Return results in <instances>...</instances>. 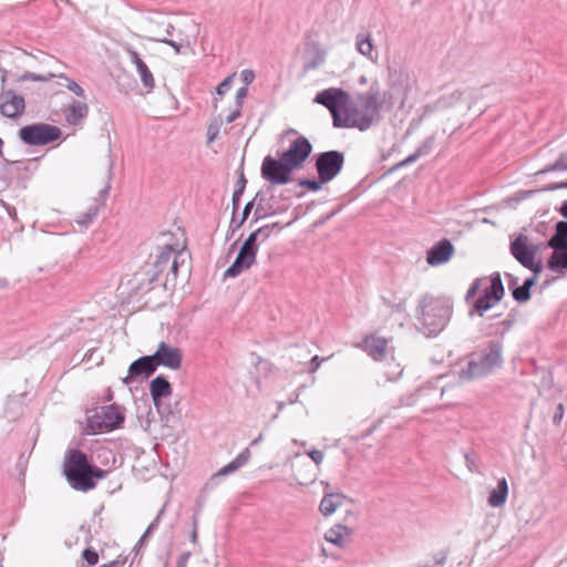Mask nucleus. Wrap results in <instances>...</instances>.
<instances>
[{
	"mask_svg": "<svg viewBox=\"0 0 567 567\" xmlns=\"http://www.w3.org/2000/svg\"><path fill=\"white\" fill-rule=\"evenodd\" d=\"M359 105H347L342 127H354L360 131L369 130L380 120V111L384 103L379 85L372 84L370 89L358 95Z\"/></svg>",
	"mask_w": 567,
	"mask_h": 567,
	"instance_id": "nucleus-1",
	"label": "nucleus"
},
{
	"mask_svg": "<svg viewBox=\"0 0 567 567\" xmlns=\"http://www.w3.org/2000/svg\"><path fill=\"white\" fill-rule=\"evenodd\" d=\"M452 313L450 299L426 295L420 299L416 309L419 330L426 337H436L446 328Z\"/></svg>",
	"mask_w": 567,
	"mask_h": 567,
	"instance_id": "nucleus-2",
	"label": "nucleus"
},
{
	"mask_svg": "<svg viewBox=\"0 0 567 567\" xmlns=\"http://www.w3.org/2000/svg\"><path fill=\"white\" fill-rule=\"evenodd\" d=\"M64 474L72 488L89 492L95 487V480L104 478L107 472L91 465L85 453L71 450L64 461Z\"/></svg>",
	"mask_w": 567,
	"mask_h": 567,
	"instance_id": "nucleus-3",
	"label": "nucleus"
},
{
	"mask_svg": "<svg viewBox=\"0 0 567 567\" xmlns=\"http://www.w3.org/2000/svg\"><path fill=\"white\" fill-rule=\"evenodd\" d=\"M274 229H281L279 223L265 225L252 231L244 241L234 262L226 269L224 277L235 278L243 271L249 269L256 261L259 243L267 240Z\"/></svg>",
	"mask_w": 567,
	"mask_h": 567,
	"instance_id": "nucleus-4",
	"label": "nucleus"
},
{
	"mask_svg": "<svg viewBox=\"0 0 567 567\" xmlns=\"http://www.w3.org/2000/svg\"><path fill=\"white\" fill-rule=\"evenodd\" d=\"M503 364V344L498 340L489 341L481 354L472 358L466 368L462 369V381H471L486 377Z\"/></svg>",
	"mask_w": 567,
	"mask_h": 567,
	"instance_id": "nucleus-5",
	"label": "nucleus"
},
{
	"mask_svg": "<svg viewBox=\"0 0 567 567\" xmlns=\"http://www.w3.org/2000/svg\"><path fill=\"white\" fill-rule=\"evenodd\" d=\"M540 247V244L533 243L527 235L519 234L511 241L509 251L523 267L539 275L543 270V265L540 260H536V256Z\"/></svg>",
	"mask_w": 567,
	"mask_h": 567,
	"instance_id": "nucleus-6",
	"label": "nucleus"
},
{
	"mask_svg": "<svg viewBox=\"0 0 567 567\" xmlns=\"http://www.w3.org/2000/svg\"><path fill=\"white\" fill-rule=\"evenodd\" d=\"M349 94L342 89L329 87L319 92L315 97V102L330 111L334 127H342L344 109L349 103Z\"/></svg>",
	"mask_w": 567,
	"mask_h": 567,
	"instance_id": "nucleus-7",
	"label": "nucleus"
},
{
	"mask_svg": "<svg viewBox=\"0 0 567 567\" xmlns=\"http://www.w3.org/2000/svg\"><path fill=\"white\" fill-rule=\"evenodd\" d=\"M62 135L58 126L37 123L20 128L19 137L28 145H47L59 140Z\"/></svg>",
	"mask_w": 567,
	"mask_h": 567,
	"instance_id": "nucleus-8",
	"label": "nucleus"
},
{
	"mask_svg": "<svg viewBox=\"0 0 567 567\" xmlns=\"http://www.w3.org/2000/svg\"><path fill=\"white\" fill-rule=\"evenodd\" d=\"M483 295L478 297L474 303V310L483 316L487 310L497 305L505 295V289L501 275L492 274L487 277V284L482 287Z\"/></svg>",
	"mask_w": 567,
	"mask_h": 567,
	"instance_id": "nucleus-9",
	"label": "nucleus"
},
{
	"mask_svg": "<svg viewBox=\"0 0 567 567\" xmlns=\"http://www.w3.org/2000/svg\"><path fill=\"white\" fill-rule=\"evenodd\" d=\"M183 250L184 247L179 246L177 243H165L161 251L156 255V259L154 261L155 272L152 279H157L158 276L166 269H169L168 275L172 274L173 279H176L179 258L183 256Z\"/></svg>",
	"mask_w": 567,
	"mask_h": 567,
	"instance_id": "nucleus-10",
	"label": "nucleus"
},
{
	"mask_svg": "<svg viewBox=\"0 0 567 567\" xmlns=\"http://www.w3.org/2000/svg\"><path fill=\"white\" fill-rule=\"evenodd\" d=\"M344 165V155L339 151L319 153L316 158V169L321 183H329L336 178Z\"/></svg>",
	"mask_w": 567,
	"mask_h": 567,
	"instance_id": "nucleus-11",
	"label": "nucleus"
},
{
	"mask_svg": "<svg viewBox=\"0 0 567 567\" xmlns=\"http://www.w3.org/2000/svg\"><path fill=\"white\" fill-rule=\"evenodd\" d=\"M124 422V414L116 405L102 406L89 417V425L96 432H109Z\"/></svg>",
	"mask_w": 567,
	"mask_h": 567,
	"instance_id": "nucleus-12",
	"label": "nucleus"
},
{
	"mask_svg": "<svg viewBox=\"0 0 567 567\" xmlns=\"http://www.w3.org/2000/svg\"><path fill=\"white\" fill-rule=\"evenodd\" d=\"M261 177L271 185H286L290 182L293 169L280 156L279 159L266 156L261 164Z\"/></svg>",
	"mask_w": 567,
	"mask_h": 567,
	"instance_id": "nucleus-13",
	"label": "nucleus"
},
{
	"mask_svg": "<svg viewBox=\"0 0 567 567\" xmlns=\"http://www.w3.org/2000/svg\"><path fill=\"white\" fill-rule=\"evenodd\" d=\"M312 152V145L305 136H299L281 154L286 163L295 171L300 168Z\"/></svg>",
	"mask_w": 567,
	"mask_h": 567,
	"instance_id": "nucleus-14",
	"label": "nucleus"
},
{
	"mask_svg": "<svg viewBox=\"0 0 567 567\" xmlns=\"http://www.w3.org/2000/svg\"><path fill=\"white\" fill-rule=\"evenodd\" d=\"M157 368L163 365L171 370H178L182 367L183 354L181 349L172 347L162 341L157 346L156 351L153 353Z\"/></svg>",
	"mask_w": 567,
	"mask_h": 567,
	"instance_id": "nucleus-15",
	"label": "nucleus"
},
{
	"mask_svg": "<svg viewBox=\"0 0 567 567\" xmlns=\"http://www.w3.org/2000/svg\"><path fill=\"white\" fill-rule=\"evenodd\" d=\"M157 369V363L152 355H144L133 361L128 368L127 375L123 378V383L128 385L137 378H148Z\"/></svg>",
	"mask_w": 567,
	"mask_h": 567,
	"instance_id": "nucleus-16",
	"label": "nucleus"
},
{
	"mask_svg": "<svg viewBox=\"0 0 567 567\" xmlns=\"http://www.w3.org/2000/svg\"><path fill=\"white\" fill-rule=\"evenodd\" d=\"M362 349L375 361H381L391 354L389 340L374 334L364 338Z\"/></svg>",
	"mask_w": 567,
	"mask_h": 567,
	"instance_id": "nucleus-17",
	"label": "nucleus"
},
{
	"mask_svg": "<svg viewBox=\"0 0 567 567\" xmlns=\"http://www.w3.org/2000/svg\"><path fill=\"white\" fill-rule=\"evenodd\" d=\"M25 103L21 95L9 91L2 94L0 103V113L10 118L21 115L24 111Z\"/></svg>",
	"mask_w": 567,
	"mask_h": 567,
	"instance_id": "nucleus-18",
	"label": "nucleus"
},
{
	"mask_svg": "<svg viewBox=\"0 0 567 567\" xmlns=\"http://www.w3.org/2000/svg\"><path fill=\"white\" fill-rule=\"evenodd\" d=\"M454 254V247L447 239H442L427 251L426 261L431 266H439L447 262Z\"/></svg>",
	"mask_w": 567,
	"mask_h": 567,
	"instance_id": "nucleus-19",
	"label": "nucleus"
},
{
	"mask_svg": "<svg viewBox=\"0 0 567 567\" xmlns=\"http://www.w3.org/2000/svg\"><path fill=\"white\" fill-rule=\"evenodd\" d=\"M125 51L128 54L130 61L135 65L143 85L147 90L154 89L155 80L153 74L146 63L140 58V54L131 45H126Z\"/></svg>",
	"mask_w": 567,
	"mask_h": 567,
	"instance_id": "nucleus-20",
	"label": "nucleus"
},
{
	"mask_svg": "<svg viewBox=\"0 0 567 567\" xmlns=\"http://www.w3.org/2000/svg\"><path fill=\"white\" fill-rule=\"evenodd\" d=\"M65 121L71 125H78L89 113V106L84 102L74 101L64 107Z\"/></svg>",
	"mask_w": 567,
	"mask_h": 567,
	"instance_id": "nucleus-21",
	"label": "nucleus"
},
{
	"mask_svg": "<svg viewBox=\"0 0 567 567\" xmlns=\"http://www.w3.org/2000/svg\"><path fill=\"white\" fill-rule=\"evenodd\" d=\"M355 49L371 62L378 61V54L374 52V44L370 33L360 32L355 35Z\"/></svg>",
	"mask_w": 567,
	"mask_h": 567,
	"instance_id": "nucleus-22",
	"label": "nucleus"
},
{
	"mask_svg": "<svg viewBox=\"0 0 567 567\" xmlns=\"http://www.w3.org/2000/svg\"><path fill=\"white\" fill-rule=\"evenodd\" d=\"M150 391L154 404L158 406L162 398H167L172 394V385L163 375H158L151 381Z\"/></svg>",
	"mask_w": 567,
	"mask_h": 567,
	"instance_id": "nucleus-23",
	"label": "nucleus"
},
{
	"mask_svg": "<svg viewBox=\"0 0 567 567\" xmlns=\"http://www.w3.org/2000/svg\"><path fill=\"white\" fill-rule=\"evenodd\" d=\"M553 254L548 259V268L556 272L567 271V245L550 247Z\"/></svg>",
	"mask_w": 567,
	"mask_h": 567,
	"instance_id": "nucleus-24",
	"label": "nucleus"
},
{
	"mask_svg": "<svg viewBox=\"0 0 567 567\" xmlns=\"http://www.w3.org/2000/svg\"><path fill=\"white\" fill-rule=\"evenodd\" d=\"M508 495V484L505 477L499 478L497 482V486L493 488L487 498V503L491 507H502L507 499Z\"/></svg>",
	"mask_w": 567,
	"mask_h": 567,
	"instance_id": "nucleus-25",
	"label": "nucleus"
},
{
	"mask_svg": "<svg viewBox=\"0 0 567 567\" xmlns=\"http://www.w3.org/2000/svg\"><path fill=\"white\" fill-rule=\"evenodd\" d=\"M351 530L349 527L337 524L326 532L324 539L333 545L343 547L349 540Z\"/></svg>",
	"mask_w": 567,
	"mask_h": 567,
	"instance_id": "nucleus-26",
	"label": "nucleus"
},
{
	"mask_svg": "<svg viewBox=\"0 0 567 567\" xmlns=\"http://www.w3.org/2000/svg\"><path fill=\"white\" fill-rule=\"evenodd\" d=\"M250 458V451L249 449L243 450L230 463L223 466L215 475L214 477L218 476H227L229 474L235 473L240 467H243Z\"/></svg>",
	"mask_w": 567,
	"mask_h": 567,
	"instance_id": "nucleus-27",
	"label": "nucleus"
},
{
	"mask_svg": "<svg viewBox=\"0 0 567 567\" xmlns=\"http://www.w3.org/2000/svg\"><path fill=\"white\" fill-rule=\"evenodd\" d=\"M343 495L338 493H331L324 495V497L321 499L319 511L322 515L329 516L333 514L338 507H340L343 503Z\"/></svg>",
	"mask_w": 567,
	"mask_h": 567,
	"instance_id": "nucleus-28",
	"label": "nucleus"
},
{
	"mask_svg": "<svg viewBox=\"0 0 567 567\" xmlns=\"http://www.w3.org/2000/svg\"><path fill=\"white\" fill-rule=\"evenodd\" d=\"M567 245V221L560 220L555 226V234L547 241V247Z\"/></svg>",
	"mask_w": 567,
	"mask_h": 567,
	"instance_id": "nucleus-29",
	"label": "nucleus"
},
{
	"mask_svg": "<svg viewBox=\"0 0 567 567\" xmlns=\"http://www.w3.org/2000/svg\"><path fill=\"white\" fill-rule=\"evenodd\" d=\"M99 210H100V208L96 204L91 205L84 214L79 216V218L76 219V223L82 227H85V228L89 227L92 224V221L96 218V216L99 215Z\"/></svg>",
	"mask_w": 567,
	"mask_h": 567,
	"instance_id": "nucleus-30",
	"label": "nucleus"
},
{
	"mask_svg": "<svg viewBox=\"0 0 567 567\" xmlns=\"http://www.w3.org/2000/svg\"><path fill=\"white\" fill-rule=\"evenodd\" d=\"M554 171H567V151L561 153L553 164L540 169L538 174H547Z\"/></svg>",
	"mask_w": 567,
	"mask_h": 567,
	"instance_id": "nucleus-31",
	"label": "nucleus"
},
{
	"mask_svg": "<svg viewBox=\"0 0 567 567\" xmlns=\"http://www.w3.org/2000/svg\"><path fill=\"white\" fill-rule=\"evenodd\" d=\"M487 284V277H482V278H477L475 279L472 285L470 286L467 292H466V296H465V299L468 301L470 299L474 298L475 295L482 290V287L483 285H486Z\"/></svg>",
	"mask_w": 567,
	"mask_h": 567,
	"instance_id": "nucleus-32",
	"label": "nucleus"
},
{
	"mask_svg": "<svg viewBox=\"0 0 567 567\" xmlns=\"http://www.w3.org/2000/svg\"><path fill=\"white\" fill-rule=\"evenodd\" d=\"M512 296L517 302H526L530 299V290L522 285L513 289Z\"/></svg>",
	"mask_w": 567,
	"mask_h": 567,
	"instance_id": "nucleus-33",
	"label": "nucleus"
},
{
	"mask_svg": "<svg viewBox=\"0 0 567 567\" xmlns=\"http://www.w3.org/2000/svg\"><path fill=\"white\" fill-rule=\"evenodd\" d=\"M60 79L64 80V85L78 96H84V90L73 80L66 75H59Z\"/></svg>",
	"mask_w": 567,
	"mask_h": 567,
	"instance_id": "nucleus-34",
	"label": "nucleus"
},
{
	"mask_svg": "<svg viewBox=\"0 0 567 567\" xmlns=\"http://www.w3.org/2000/svg\"><path fill=\"white\" fill-rule=\"evenodd\" d=\"M165 508L163 507L159 513L157 514L156 518L150 524L143 536L141 537L140 542H144L155 529H157L161 516L163 515Z\"/></svg>",
	"mask_w": 567,
	"mask_h": 567,
	"instance_id": "nucleus-35",
	"label": "nucleus"
},
{
	"mask_svg": "<svg viewBox=\"0 0 567 567\" xmlns=\"http://www.w3.org/2000/svg\"><path fill=\"white\" fill-rule=\"evenodd\" d=\"M83 559L90 566H94L99 561V555L94 549L86 548L82 554Z\"/></svg>",
	"mask_w": 567,
	"mask_h": 567,
	"instance_id": "nucleus-36",
	"label": "nucleus"
},
{
	"mask_svg": "<svg viewBox=\"0 0 567 567\" xmlns=\"http://www.w3.org/2000/svg\"><path fill=\"white\" fill-rule=\"evenodd\" d=\"M52 78H54V74H52V73H49L48 75H40V74L31 73V72H25L21 76V80H32V81L47 82V81H49Z\"/></svg>",
	"mask_w": 567,
	"mask_h": 567,
	"instance_id": "nucleus-37",
	"label": "nucleus"
},
{
	"mask_svg": "<svg viewBox=\"0 0 567 567\" xmlns=\"http://www.w3.org/2000/svg\"><path fill=\"white\" fill-rule=\"evenodd\" d=\"M234 76L235 74H231L218 84L216 89L218 95H224L231 87Z\"/></svg>",
	"mask_w": 567,
	"mask_h": 567,
	"instance_id": "nucleus-38",
	"label": "nucleus"
},
{
	"mask_svg": "<svg viewBox=\"0 0 567 567\" xmlns=\"http://www.w3.org/2000/svg\"><path fill=\"white\" fill-rule=\"evenodd\" d=\"M322 184L323 183H321L320 179H318V181H315V179H301V181H299V185L300 186L307 187L308 189H310L312 192L320 190Z\"/></svg>",
	"mask_w": 567,
	"mask_h": 567,
	"instance_id": "nucleus-39",
	"label": "nucleus"
},
{
	"mask_svg": "<svg viewBox=\"0 0 567 567\" xmlns=\"http://www.w3.org/2000/svg\"><path fill=\"white\" fill-rule=\"evenodd\" d=\"M432 145H433V140L432 138H427L422 145H420L416 148L415 152L419 154L420 157L424 156V155L429 154V152L432 148Z\"/></svg>",
	"mask_w": 567,
	"mask_h": 567,
	"instance_id": "nucleus-40",
	"label": "nucleus"
},
{
	"mask_svg": "<svg viewBox=\"0 0 567 567\" xmlns=\"http://www.w3.org/2000/svg\"><path fill=\"white\" fill-rule=\"evenodd\" d=\"M307 454L316 463V465H320L324 457L323 452L319 450H311Z\"/></svg>",
	"mask_w": 567,
	"mask_h": 567,
	"instance_id": "nucleus-41",
	"label": "nucleus"
},
{
	"mask_svg": "<svg viewBox=\"0 0 567 567\" xmlns=\"http://www.w3.org/2000/svg\"><path fill=\"white\" fill-rule=\"evenodd\" d=\"M240 78L246 85H249L255 79V73L252 70L245 69L240 72Z\"/></svg>",
	"mask_w": 567,
	"mask_h": 567,
	"instance_id": "nucleus-42",
	"label": "nucleus"
},
{
	"mask_svg": "<svg viewBox=\"0 0 567 567\" xmlns=\"http://www.w3.org/2000/svg\"><path fill=\"white\" fill-rule=\"evenodd\" d=\"M248 89L246 86L238 89L236 93V104L241 107L244 99H246Z\"/></svg>",
	"mask_w": 567,
	"mask_h": 567,
	"instance_id": "nucleus-43",
	"label": "nucleus"
},
{
	"mask_svg": "<svg viewBox=\"0 0 567 567\" xmlns=\"http://www.w3.org/2000/svg\"><path fill=\"white\" fill-rule=\"evenodd\" d=\"M326 360L327 358H320L319 355H315L310 360V372L317 371L320 368L321 363Z\"/></svg>",
	"mask_w": 567,
	"mask_h": 567,
	"instance_id": "nucleus-44",
	"label": "nucleus"
},
{
	"mask_svg": "<svg viewBox=\"0 0 567 567\" xmlns=\"http://www.w3.org/2000/svg\"><path fill=\"white\" fill-rule=\"evenodd\" d=\"M254 207V200L251 202H248L245 207H244V212H243V217L241 219L239 220V225H243L244 221L247 219V217L249 216L251 209Z\"/></svg>",
	"mask_w": 567,
	"mask_h": 567,
	"instance_id": "nucleus-45",
	"label": "nucleus"
},
{
	"mask_svg": "<svg viewBox=\"0 0 567 567\" xmlns=\"http://www.w3.org/2000/svg\"><path fill=\"white\" fill-rule=\"evenodd\" d=\"M241 114V107H236L234 111H231L227 116H226V123H233L236 118H238Z\"/></svg>",
	"mask_w": 567,
	"mask_h": 567,
	"instance_id": "nucleus-46",
	"label": "nucleus"
},
{
	"mask_svg": "<svg viewBox=\"0 0 567 567\" xmlns=\"http://www.w3.org/2000/svg\"><path fill=\"white\" fill-rule=\"evenodd\" d=\"M156 41L158 42H163V43H166L168 44L169 47H172L175 52L179 53L181 52V44L173 41V40H167L166 38H159V39H156Z\"/></svg>",
	"mask_w": 567,
	"mask_h": 567,
	"instance_id": "nucleus-47",
	"label": "nucleus"
},
{
	"mask_svg": "<svg viewBox=\"0 0 567 567\" xmlns=\"http://www.w3.org/2000/svg\"><path fill=\"white\" fill-rule=\"evenodd\" d=\"M241 195H243L241 189H235V192L233 194V209H234V213L239 207V200H240Z\"/></svg>",
	"mask_w": 567,
	"mask_h": 567,
	"instance_id": "nucleus-48",
	"label": "nucleus"
},
{
	"mask_svg": "<svg viewBox=\"0 0 567 567\" xmlns=\"http://www.w3.org/2000/svg\"><path fill=\"white\" fill-rule=\"evenodd\" d=\"M563 416H564V405L561 403H559L557 405L556 412L553 416L554 423H559L561 421Z\"/></svg>",
	"mask_w": 567,
	"mask_h": 567,
	"instance_id": "nucleus-49",
	"label": "nucleus"
},
{
	"mask_svg": "<svg viewBox=\"0 0 567 567\" xmlns=\"http://www.w3.org/2000/svg\"><path fill=\"white\" fill-rule=\"evenodd\" d=\"M420 158L419 154L414 152L413 154L409 155L403 162L400 163V166H406L414 162H416Z\"/></svg>",
	"mask_w": 567,
	"mask_h": 567,
	"instance_id": "nucleus-50",
	"label": "nucleus"
},
{
	"mask_svg": "<svg viewBox=\"0 0 567 567\" xmlns=\"http://www.w3.org/2000/svg\"><path fill=\"white\" fill-rule=\"evenodd\" d=\"M538 275L534 274V276L526 278L523 286L526 287L528 290L535 285L537 281Z\"/></svg>",
	"mask_w": 567,
	"mask_h": 567,
	"instance_id": "nucleus-51",
	"label": "nucleus"
},
{
	"mask_svg": "<svg viewBox=\"0 0 567 567\" xmlns=\"http://www.w3.org/2000/svg\"><path fill=\"white\" fill-rule=\"evenodd\" d=\"M246 178L245 176L241 174L239 179L237 181V188L236 189H241V193H244V189H245V186H246Z\"/></svg>",
	"mask_w": 567,
	"mask_h": 567,
	"instance_id": "nucleus-52",
	"label": "nucleus"
},
{
	"mask_svg": "<svg viewBox=\"0 0 567 567\" xmlns=\"http://www.w3.org/2000/svg\"><path fill=\"white\" fill-rule=\"evenodd\" d=\"M322 62V58L319 56V59L317 61H313V62H310L307 64V69H313V68H317L320 63Z\"/></svg>",
	"mask_w": 567,
	"mask_h": 567,
	"instance_id": "nucleus-53",
	"label": "nucleus"
},
{
	"mask_svg": "<svg viewBox=\"0 0 567 567\" xmlns=\"http://www.w3.org/2000/svg\"><path fill=\"white\" fill-rule=\"evenodd\" d=\"M559 213L565 217L567 218V200L563 202L560 208H559Z\"/></svg>",
	"mask_w": 567,
	"mask_h": 567,
	"instance_id": "nucleus-54",
	"label": "nucleus"
},
{
	"mask_svg": "<svg viewBox=\"0 0 567 567\" xmlns=\"http://www.w3.org/2000/svg\"><path fill=\"white\" fill-rule=\"evenodd\" d=\"M264 440V435L259 434L255 440H252L251 445H257Z\"/></svg>",
	"mask_w": 567,
	"mask_h": 567,
	"instance_id": "nucleus-55",
	"label": "nucleus"
},
{
	"mask_svg": "<svg viewBox=\"0 0 567 567\" xmlns=\"http://www.w3.org/2000/svg\"><path fill=\"white\" fill-rule=\"evenodd\" d=\"M174 31V27L172 24H168L167 28H166V34L167 35H171Z\"/></svg>",
	"mask_w": 567,
	"mask_h": 567,
	"instance_id": "nucleus-56",
	"label": "nucleus"
},
{
	"mask_svg": "<svg viewBox=\"0 0 567 567\" xmlns=\"http://www.w3.org/2000/svg\"><path fill=\"white\" fill-rule=\"evenodd\" d=\"M109 189H110V185H106L102 190H101V196H105L107 193H109Z\"/></svg>",
	"mask_w": 567,
	"mask_h": 567,
	"instance_id": "nucleus-57",
	"label": "nucleus"
},
{
	"mask_svg": "<svg viewBox=\"0 0 567 567\" xmlns=\"http://www.w3.org/2000/svg\"><path fill=\"white\" fill-rule=\"evenodd\" d=\"M8 286V281L3 278H0V288H6Z\"/></svg>",
	"mask_w": 567,
	"mask_h": 567,
	"instance_id": "nucleus-58",
	"label": "nucleus"
},
{
	"mask_svg": "<svg viewBox=\"0 0 567 567\" xmlns=\"http://www.w3.org/2000/svg\"><path fill=\"white\" fill-rule=\"evenodd\" d=\"M258 213H259V209L257 208V209H256V213H255V214L257 215V216H256V218H255V220H258L259 218H261V217H262L261 215H258Z\"/></svg>",
	"mask_w": 567,
	"mask_h": 567,
	"instance_id": "nucleus-59",
	"label": "nucleus"
},
{
	"mask_svg": "<svg viewBox=\"0 0 567 567\" xmlns=\"http://www.w3.org/2000/svg\"><path fill=\"white\" fill-rule=\"evenodd\" d=\"M558 187H560V188H563V187H567V182L561 183Z\"/></svg>",
	"mask_w": 567,
	"mask_h": 567,
	"instance_id": "nucleus-60",
	"label": "nucleus"
},
{
	"mask_svg": "<svg viewBox=\"0 0 567 567\" xmlns=\"http://www.w3.org/2000/svg\"><path fill=\"white\" fill-rule=\"evenodd\" d=\"M241 225H239V221L235 223V229L239 228Z\"/></svg>",
	"mask_w": 567,
	"mask_h": 567,
	"instance_id": "nucleus-61",
	"label": "nucleus"
},
{
	"mask_svg": "<svg viewBox=\"0 0 567 567\" xmlns=\"http://www.w3.org/2000/svg\"><path fill=\"white\" fill-rule=\"evenodd\" d=\"M275 214H276L275 210L269 209V216L275 215Z\"/></svg>",
	"mask_w": 567,
	"mask_h": 567,
	"instance_id": "nucleus-62",
	"label": "nucleus"
},
{
	"mask_svg": "<svg viewBox=\"0 0 567 567\" xmlns=\"http://www.w3.org/2000/svg\"><path fill=\"white\" fill-rule=\"evenodd\" d=\"M360 82H361V83H364V82H365V78H364V76H361Z\"/></svg>",
	"mask_w": 567,
	"mask_h": 567,
	"instance_id": "nucleus-63",
	"label": "nucleus"
}]
</instances>
